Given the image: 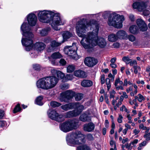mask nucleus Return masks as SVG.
Segmentation results:
<instances>
[{
  "label": "nucleus",
  "instance_id": "nucleus-1",
  "mask_svg": "<svg viewBox=\"0 0 150 150\" xmlns=\"http://www.w3.org/2000/svg\"><path fill=\"white\" fill-rule=\"evenodd\" d=\"M83 19L77 22L76 24V33L79 36L83 38L80 43L85 49L92 48L96 45L100 47H103V38H98L97 35L99 27L96 25V21L92 20L86 23Z\"/></svg>",
  "mask_w": 150,
  "mask_h": 150
},
{
  "label": "nucleus",
  "instance_id": "nucleus-2",
  "mask_svg": "<svg viewBox=\"0 0 150 150\" xmlns=\"http://www.w3.org/2000/svg\"><path fill=\"white\" fill-rule=\"evenodd\" d=\"M38 12L39 21L42 23H50L55 30H59L58 26L63 25L66 23L65 20L61 18L58 13L48 10L39 11Z\"/></svg>",
  "mask_w": 150,
  "mask_h": 150
},
{
  "label": "nucleus",
  "instance_id": "nucleus-3",
  "mask_svg": "<svg viewBox=\"0 0 150 150\" xmlns=\"http://www.w3.org/2000/svg\"><path fill=\"white\" fill-rule=\"evenodd\" d=\"M21 29L23 35L21 40L22 44L25 46L26 51H29L33 47V35L26 23L24 22L23 23Z\"/></svg>",
  "mask_w": 150,
  "mask_h": 150
},
{
  "label": "nucleus",
  "instance_id": "nucleus-4",
  "mask_svg": "<svg viewBox=\"0 0 150 150\" xmlns=\"http://www.w3.org/2000/svg\"><path fill=\"white\" fill-rule=\"evenodd\" d=\"M59 79L55 76H48L38 80L37 82L36 85L38 88L48 90L55 87Z\"/></svg>",
  "mask_w": 150,
  "mask_h": 150
},
{
  "label": "nucleus",
  "instance_id": "nucleus-5",
  "mask_svg": "<svg viewBox=\"0 0 150 150\" xmlns=\"http://www.w3.org/2000/svg\"><path fill=\"white\" fill-rule=\"evenodd\" d=\"M85 136L80 131L72 133L68 135L67 138L68 144L71 146L82 145L85 142Z\"/></svg>",
  "mask_w": 150,
  "mask_h": 150
},
{
  "label": "nucleus",
  "instance_id": "nucleus-6",
  "mask_svg": "<svg viewBox=\"0 0 150 150\" xmlns=\"http://www.w3.org/2000/svg\"><path fill=\"white\" fill-rule=\"evenodd\" d=\"M125 20L123 15H120L114 12L110 13L108 17V25L117 28H121L123 26L122 23Z\"/></svg>",
  "mask_w": 150,
  "mask_h": 150
},
{
  "label": "nucleus",
  "instance_id": "nucleus-7",
  "mask_svg": "<svg viewBox=\"0 0 150 150\" xmlns=\"http://www.w3.org/2000/svg\"><path fill=\"white\" fill-rule=\"evenodd\" d=\"M77 49L75 44L73 43L72 46H66L64 49V51L66 54L73 59L76 60L78 59L77 55L76 53Z\"/></svg>",
  "mask_w": 150,
  "mask_h": 150
},
{
  "label": "nucleus",
  "instance_id": "nucleus-8",
  "mask_svg": "<svg viewBox=\"0 0 150 150\" xmlns=\"http://www.w3.org/2000/svg\"><path fill=\"white\" fill-rule=\"evenodd\" d=\"M47 114L50 118L57 121L60 122L63 120L62 115H59L54 110L49 109L47 111Z\"/></svg>",
  "mask_w": 150,
  "mask_h": 150
},
{
  "label": "nucleus",
  "instance_id": "nucleus-9",
  "mask_svg": "<svg viewBox=\"0 0 150 150\" xmlns=\"http://www.w3.org/2000/svg\"><path fill=\"white\" fill-rule=\"evenodd\" d=\"M147 6V3L144 1H137L132 4L133 8L139 12H142Z\"/></svg>",
  "mask_w": 150,
  "mask_h": 150
},
{
  "label": "nucleus",
  "instance_id": "nucleus-10",
  "mask_svg": "<svg viewBox=\"0 0 150 150\" xmlns=\"http://www.w3.org/2000/svg\"><path fill=\"white\" fill-rule=\"evenodd\" d=\"M27 19L29 25L31 26H35L37 20L36 15L32 13L28 15Z\"/></svg>",
  "mask_w": 150,
  "mask_h": 150
},
{
  "label": "nucleus",
  "instance_id": "nucleus-11",
  "mask_svg": "<svg viewBox=\"0 0 150 150\" xmlns=\"http://www.w3.org/2000/svg\"><path fill=\"white\" fill-rule=\"evenodd\" d=\"M136 23L140 30L142 31H146L147 26L144 21L141 18H138L136 20Z\"/></svg>",
  "mask_w": 150,
  "mask_h": 150
},
{
  "label": "nucleus",
  "instance_id": "nucleus-12",
  "mask_svg": "<svg viewBox=\"0 0 150 150\" xmlns=\"http://www.w3.org/2000/svg\"><path fill=\"white\" fill-rule=\"evenodd\" d=\"M84 62L86 65L91 67L95 65L97 63V61L94 58L88 57L85 59Z\"/></svg>",
  "mask_w": 150,
  "mask_h": 150
},
{
  "label": "nucleus",
  "instance_id": "nucleus-13",
  "mask_svg": "<svg viewBox=\"0 0 150 150\" xmlns=\"http://www.w3.org/2000/svg\"><path fill=\"white\" fill-rule=\"evenodd\" d=\"M73 108H75V110L79 115L84 109L83 106L78 102L73 103Z\"/></svg>",
  "mask_w": 150,
  "mask_h": 150
},
{
  "label": "nucleus",
  "instance_id": "nucleus-14",
  "mask_svg": "<svg viewBox=\"0 0 150 150\" xmlns=\"http://www.w3.org/2000/svg\"><path fill=\"white\" fill-rule=\"evenodd\" d=\"M69 125L68 121H66L59 125L60 129L64 132H69L71 131Z\"/></svg>",
  "mask_w": 150,
  "mask_h": 150
},
{
  "label": "nucleus",
  "instance_id": "nucleus-15",
  "mask_svg": "<svg viewBox=\"0 0 150 150\" xmlns=\"http://www.w3.org/2000/svg\"><path fill=\"white\" fill-rule=\"evenodd\" d=\"M95 127L94 124L92 123L86 124L84 125L83 129L84 131L88 132H91L94 130Z\"/></svg>",
  "mask_w": 150,
  "mask_h": 150
},
{
  "label": "nucleus",
  "instance_id": "nucleus-16",
  "mask_svg": "<svg viewBox=\"0 0 150 150\" xmlns=\"http://www.w3.org/2000/svg\"><path fill=\"white\" fill-rule=\"evenodd\" d=\"M123 83L122 81L120 80L119 77L116 79L115 81L114 85L117 90L123 89L122 86Z\"/></svg>",
  "mask_w": 150,
  "mask_h": 150
},
{
  "label": "nucleus",
  "instance_id": "nucleus-17",
  "mask_svg": "<svg viewBox=\"0 0 150 150\" xmlns=\"http://www.w3.org/2000/svg\"><path fill=\"white\" fill-rule=\"evenodd\" d=\"M35 49L39 51H43L45 48L46 45L42 42H36L34 45Z\"/></svg>",
  "mask_w": 150,
  "mask_h": 150
},
{
  "label": "nucleus",
  "instance_id": "nucleus-18",
  "mask_svg": "<svg viewBox=\"0 0 150 150\" xmlns=\"http://www.w3.org/2000/svg\"><path fill=\"white\" fill-rule=\"evenodd\" d=\"M127 35L126 32L123 30H120L116 33L118 39H127Z\"/></svg>",
  "mask_w": 150,
  "mask_h": 150
},
{
  "label": "nucleus",
  "instance_id": "nucleus-19",
  "mask_svg": "<svg viewBox=\"0 0 150 150\" xmlns=\"http://www.w3.org/2000/svg\"><path fill=\"white\" fill-rule=\"evenodd\" d=\"M79 119L83 122L89 121L91 120V117L88 113H84L80 115Z\"/></svg>",
  "mask_w": 150,
  "mask_h": 150
},
{
  "label": "nucleus",
  "instance_id": "nucleus-20",
  "mask_svg": "<svg viewBox=\"0 0 150 150\" xmlns=\"http://www.w3.org/2000/svg\"><path fill=\"white\" fill-rule=\"evenodd\" d=\"M69 124H70L69 127L71 131L73 129H77L79 127L78 121L76 120H74L68 121Z\"/></svg>",
  "mask_w": 150,
  "mask_h": 150
},
{
  "label": "nucleus",
  "instance_id": "nucleus-21",
  "mask_svg": "<svg viewBox=\"0 0 150 150\" xmlns=\"http://www.w3.org/2000/svg\"><path fill=\"white\" fill-rule=\"evenodd\" d=\"M74 75L76 76L81 78H85L86 76V73L80 70L75 71L74 72Z\"/></svg>",
  "mask_w": 150,
  "mask_h": 150
},
{
  "label": "nucleus",
  "instance_id": "nucleus-22",
  "mask_svg": "<svg viewBox=\"0 0 150 150\" xmlns=\"http://www.w3.org/2000/svg\"><path fill=\"white\" fill-rule=\"evenodd\" d=\"M61 43L57 42L55 40H53L51 42V46L47 49L48 52H50L52 50L54 49V48L58 47L61 44Z\"/></svg>",
  "mask_w": 150,
  "mask_h": 150
},
{
  "label": "nucleus",
  "instance_id": "nucleus-23",
  "mask_svg": "<svg viewBox=\"0 0 150 150\" xmlns=\"http://www.w3.org/2000/svg\"><path fill=\"white\" fill-rule=\"evenodd\" d=\"M63 40L62 43L67 41L68 39L69 38L72 36V34L68 31H64L62 34Z\"/></svg>",
  "mask_w": 150,
  "mask_h": 150
},
{
  "label": "nucleus",
  "instance_id": "nucleus-24",
  "mask_svg": "<svg viewBox=\"0 0 150 150\" xmlns=\"http://www.w3.org/2000/svg\"><path fill=\"white\" fill-rule=\"evenodd\" d=\"M64 93L69 101L75 95L74 92L70 90H68Z\"/></svg>",
  "mask_w": 150,
  "mask_h": 150
},
{
  "label": "nucleus",
  "instance_id": "nucleus-25",
  "mask_svg": "<svg viewBox=\"0 0 150 150\" xmlns=\"http://www.w3.org/2000/svg\"><path fill=\"white\" fill-rule=\"evenodd\" d=\"M73 103H70L61 106V108L64 110L67 111L73 108Z\"/></svg>",
  "mask_w": 150,
  "mask_h": 150
},
{
  "label": "nucleus",
  "instance_id": "nucleus-26",
  "mask_svg": "<svg viewBox=\"0 0 150 150\" xmlns=\"http://www.w3.org/2000/svg\"><path fill=\"white\" fill-rule=\"evenodd\" d=\"M93 83L91 81L88 80H84L81 83V86L84 87H88L91 86Z\"/></svg>",
  "mask_w": 150,
  "mask_h": 150
},
{
  "label": "nucleus",
  "instance_id": "nucleus-27",
  "mask_svg": "<svg viewBox=\"0 0 150 150\" xmlns=\"http://www.w3.org/2000/svg\"><path fill=\"white\" fill-rule=\"evenodd\" d=\"M77 115H78L75 110H74L68 112L66 113V117H75Z\"/></svg>",
  "mask_w": 150,
  "mask_h": 150
},
{
  "label": "nucleus",
  "instance_id": "nucleus-28",
  "mask_svg": "<svg viewBox=\"0 0 150 150\" xmlns=\"http://www.w3.org/2000/svg\"><path fill=\"white\" fill-rule=\"evenodd\" d=\"M118 39L117 35L115 34H112L108 36V40L109 41L114 42L117 41Z\"/></svg>",
  "mask_w": 150,
  "mask_h": 150
},
{
  "label": "nucleus",
  "instance_id": "nucleus-29",
  "mask_svg": "<svg viewBox=\"0 0 150 150\" xmlns=\"http://www.w3.org/2000/svg\"><path fill=\"white\" fill-rule=\"evenodd\" d=\"M50 30V28H47L40 30V34L42 36H45L47 35L48 32Z\"/></svg>",
  "mask_w": 150,
  "mask_h": 150
},
{
  "label": "nucleus",
  "instance_id": "nucleus-30",
  "mask_svg": "<svg viewBox=\"0 0 150 150\" xmlns=\"http://www.w3.org/2000/svg\"><path fill=\"white\" fill-rule=\"evenodd\" d=\"M59 99L61 102L64 101L65 102H69V100L67 98L66 96L65 95L64 92L60 94L59 98Z\"/></svg>",
  "mask_w": 150,
  "mask_h": 150
},
{
  "label": "nucleus",
  "instance_id": "nucleus-31",
  "mask_svg": "<svg viewBox=\"0 0 150 150\" xmlns=\"http://www.w3.org/2000/svg\"><path fill=\"white\" fill-rule=\"evenodd\" d=\"M129 30L131 33L135 34L137 32L138 28L136 25H132L130 27Z\"/></svg>",
  "mask_w": 150,
  "mask_h": 150
},
{
  "label": "nucleus",
  "instance_id": "nucleus-32",
  "mask_svg": "<svg viewBox=\"0 0 150 150\" xmlns=\"http://www.w3.org/2000/svg\"><path fill=\"white\" fill-rule=\"evenodd\" d=\"M62 57V55L59 52H56L53 53L51 56L50 60L51 59H56L61 58Z\"/></svg>",
  "mask_w": 150,
  "mask_h": 150
},
{
  "label": "nucleus",
  "instance_id": "nucleus-33",
  "mask_svg": "<svg viewBox=\"0 0 150 150\" xmlns=\"http://www.w3.org/2000/svg\"><path fill=\"white\" fill-rule=\"evenodd\" d=\"M43 99V97L42 96H39L35 100L36 103L39 105H43V103L42 102V100Z\"/></svg>",
  "mask_w": 150,
  "mask_h": 150
},
{
  "label": "nucleus",
  "instance_id": "nucleus-34",
  "mask_svg": "<svg viewBox=\"0 0 150 150\" xmlns=\"http://www.w3.org/2000/svg\"><path fill=\"white\" fill-rule=\"evenodd\" d=\"M76 150H90L88 147L85 145H79L77 146Z\"/></svg>",
  "mask_w": 150,
  "mask_h": 150
},
{
  "label": "nucleus",
  "instance_id": "nucleus-35",
  "mask_svg": "<svg viewBox=\"0 0 150 150\" xmlns=\"http://www.w3.org/2000/svg\"><path fill=\"white\" fill-rule=\"evenodd\" d=\"M75 69V66L73 65H69L67 67V72L68 73H71L74 71Z\"/></svg>",
  "mask_w": 150,
  "mask_h": 150
},
{
  "label": "nucleus",
  "instance_id": "nucleus-36",
  "mask_svg": "<svg viewBox=\"0 0 150 150\" xmlns=\"http://www.w3.org/2000/svg\"><path fill=\"white\" fill-rule=\"evenodd\" d=\"M83 94L82 93H75V99L76 101H78L82 99L83 97Z\"/></svg>",
  "mask_w": 150,
  "mask_h": 150
},
{
  "label": "nucleus",
  "instance_id": "nucleus-37",
  "mask_svg": "<svg viewBox=\"0 0 150 150\" xmlns=\"http://www.w3.org/2000/svg\"><path fill=\"white\" fill-rule=\"evenodd\" d=\"M50 105L53 108L58 107L61 105V104L56 101H52L50 103Z\"/></svg>",
  "mask_w": 150,
  "mask_h": 150
},
{
  "label": "nucleus",
  "instance_id": "nucleus-38",
  "mask_svg": "<svg viewBox=\"0 0 150 150\" xmlns=\"http://www.w3.org/2000/svg\"><path fill=\"white\" fill-rule=\"evenodd\" d=\"M105 83L107 85L108 90L109 91L111 87V84L110 79L108 78H107L105 80Z\"/></svg>",
  "mask_w": 150,
  "mask_h": 150
},
{
  "label": "nucleus",
  "instance_id": "nucleus-39",
  "mask_svg": "<svg viewBox=\"0 0 150 150\" xmlns=\"http://www.w3.org/2000/svg\"><path fill=\"white\" fill-rule=\"evenodd\" d=\"M57 75L59 78L64 79L65 77L64 74L60 71L57 72Z\"/></svg>",
  "mask_w": 150,
  "mask_h": 150
},
{
  "label": "nucleus",
  "instance_id": "nucleus-40",
  "mask_svg": "<svg viewBox=\"0 0 150 150\" xmlns=\"http://www.w3.org/2000/svg\"><path fill=\"white\" fill-rule=\"evenodd\" d=\"M73 76L72 74H67L64 77V81H67L68 80H71L73 79Z\"/></svg>",
  "mask_w": 150,
  "mask_h": 150
},
{
  "label": "nucleus",
  "instance_id": "nucleus-41",
  "mask_svg": "<svg viewBox=\"0 0 150 150\" xmlns=\"http://www.w3.org/2000/svg\"><path fill=\"white\" fill-rule=\"evenodd\" d=\"M21 110V109L20 107V105L18 104L16 106V107L14 108L13 112L14 113H16L20 111Z\"/></svg>",
  "mask_w": 150,
  "mask_h": 150
},
{
  "label": "nucleus",
  "instance_id": "nucleus-42",
  "mask_svg": "<svg viewBox=\"0 0 150 150\" xmlns=\"http://www.w3.org/2000/svg\"><path fill=\"white\" fill-rule=\"evenodd\" d=\"M122 60L126 64H128L130 62L131 59L128 56L124 57L122 58Z\"/></svg>",
  "mask_w": 150,
  "mask_h": 150
},
{
  "label": "nucleus",
  "instance_id": "nucleus-43",
  "mask_svg": "<svg viewBox=\"0 0 150 150\" xmlns=\"http://www.w3.org/2000/svg\"><path fill=\"white\" fill-rule=\"evenodd\" d=\"M127 39H128L131 42H133L135 40V38L132 35H127Z\"/></svg>",
  "mask_w": 150,
  "mask_h": 150
},
{
  "label": "nucleus",
  "instance_id": "nucleus-44",
  "mask_svg": "<svg viewBox=\"0 0 150 150\" xmlns=\"http://www.w3.org/2000/svg\"><path fill=\"white\" fill-rule=\"evenodd\" d=\"M138 98L137 99L138 101L139 102H142V101L144 100L145 99L144 97L140 93L138 94Z\"/></svg>",
  "mask_w": 150,
  "mask_h": 150
},
{
  "label": "nucleus",
  "instance_id": "nucleus-45",
  "mask_svg": "<svg viewBox=\"0 0 150 150\" xmlns=\"http://www.w3.org/2000/svg\"><path fill=\"white\" fill-rule=\"evenodd\" d=\"M116 92L114 90H112L110 92V98H114Z\"/></svg>",
  "mask_w": 150,
  "mask_h": 150
},
{
  "label": "nucleus",
  "instance_id": "nucleus-46",
  "mask_svg": "<svg viewBox=\"0 0 150 150\" xmlns=\"http://www.w3.org/2000/svg\"><path fill=\"white\" fill-rule=\"evenodd\" d=\"M133 68L134 69V72L135 74H137L138 71H140L141 70V68L139 66H134Z\"/></svg>",
  "mask_w": 150,
  "mask_h": 150
},
{
  "label": "nucleus",
  "instance_id": "nucleus-47",
  "mask_svg": "<svg viewBox=\"0 0 150 150\" xmlns=\"http://www.w3.org/2000/svg\"><path fill=\"white\" fill-rule=\"evenodd\" d=\"M146 142L145 141H143L139 144V146L138 147V150H141L142 149V147L146 145Z\"/></svg>",
  "mask_w": 150,
  "mask_h": 150
},
{
  "label": "nucleus",
  "instance_id": "nucleus-48",
  "mask_svg": "<svg viewBox=\"0 0 150 150\" xmlns=\"http://www.w3.org/2000/svg\"><path fill=\"white\" fill-rule=\"evenodd\" d=\"M142 11H143V14L145 16H148L150 13L149 11L146 9H144Z\"/></svg>",
  "mask_w": 150,
  "mask_h": 150
},
{
  "label": "nucleus",
  "instance_id": "nucleus-49",
  "mask_svg": "<svg viewBox=\"0 0 150 150\" xmlns=\"http://www.w3.org/2000/svg\"><path fill=\"white\" fill-rule=\"evenodd\" d=\"M120 45V44L118 42H115L112 45V46L115 48H118Z\"/></svg>",
  "mask_w": 150,
  "mask_h": 150
},
{
  "label": "nucleus",
  "instance_id": "nucleus-50",
  "mask_svg": "<svg viewBox=\"0 0 150 150\" xmlns=\"http://www.w3.org/2000/svg\"><path fill=\"white\" fill-rule=\"evenodd\" d=\"M59 63L61 65L64 66L66 64V62L64 59H61L59 61Z\"/></svg>",
  "mask_w": 150,
  "mask_h": 150
},
{
  "label": "nucleus",
  "instance_id": "nucleus-51",
  "mask_svg": "<svg viewBox=\"0 0 150 150\" xmlns=\"http://www.w3.org/2000/svg\"><path fill=\"white\" fill-rule=\"evenodd\" d=\"M131 144H127L125 145V147L126 148L128 149V150H131L132 148V146H131Z\"/></svg>",
  "mask_w": 150,
  "mask_h": 150
},
{
  "label": "nucleus",
  "instance_id": "nucleus-52",
  "mask_svg": "<svg viewBox=\"0 0 150 150\" xmlns=\"http://www.w3.org/2000/svg\"><path fill=\"white\" fill-rule=\"evenodd\" d=\"M123 118V117L121 115H119V117L117 118V122H118L119 123H122Z\"/></svg>",
  "mask_w": 150,
  "mask_h": 150
},
{
  "label": "nucleus",
  "instance_id": "nucleus-53",
  "mask_svg": "<svg viewBox=\"0 0 150 150\" xmlns=\"http://www.w3.org/2000/svg\"><path fill=\"white\" fill-rule=\"evenodd\" d=\"M87 139L89 140H91L93 139V137L92 135L90 134H88L86 136Z\"/></svg>",
  "mask_w": 150,
  "mask_h": 150
},
{
  "label": "nucleus",
  "instance_id": "nucleus-54",
  "mask_svg": "<svg viewBox=\"0 0 150 150\" xmlns=\"http://www.w3.org/2000/svg\"><path fill=\"white\" fill-rule=\"evenodd\" d=\"M5 113L4 112L1 110H0V119H2L4 116Z\"/></svg>",
  "mask_w": 150,
  "mask_h": 150
},
{
  "label": "nucleus",
  "instance_id": "nucleus-55",
  "mask_svg": "<svg viewBox=\"0 0 150 150\" xmlns=\"http://www.w3.org/2000/svg\"><path fill=\"white\" fill-rule=\"evenodd\" d=\"M33 68L35 70H38L40 68V66L38 64H35L33 65Z\"/></svg>",
  "mask_w": 150,
  "mask_h": 150
},
{
  "label": "nucleus",
  "instance_id": "nucleus-56",
  "mask_svg": "<svg viewBox=\"0 0 150 150\" xmlns=\"http://www.w3.org/2000/svg\"><path fill=\"white\" fill-rule=\"evenodd\" d=\"M144 137L146 138L147 140H150V133H148L145 134L144 135Z\"/></svg>",
  "mask_w": 150,
  "mask_h": 150
},
{
  "label": "nucleus",
  "instance_id": "nucleus-57",
  "mask_svg": "<svg viewBox=\"0 0 150 150\" xmlns=\"http://www.w3.org/2000/svg\"><path fill=\"white\" fill-rule=\"evenodd\" d=\"M139 128L143 130L147 129V127L144 126V125L142 124H141L139 125Z\"/></svg>",
  "mask_w": 150,
  "mask_h": 150
},
{
  "label": "nucleus",
  "instance_id": "nucleus-58",
  "mask_svg": "<svg viewBox=\"0 0 150 150\" xmlns=\"http://www.w3.org/2000/svg\"><path fill=\"white\" fill-rule=\"evenodd\" d=\"M129 64L130 65L132 66L134 64H137V62L136 60H134L132 61L131 59V60H130V62L129 63Z\"/></svg>",
  "mask_w": 150,
  "mask_h": 150
},
{
  "label": "nucleus",
  "instance_id": "nucleus-59",
  "mask_svg": "<svg viewBox=\"0 0 150 150\" xmlns=\"http://www.w3.org/2000/svg\"><path fill=\"white\" fill-rule=\"evenodd\" d=\"M119 99V98L118 97H116L115 98V99H114L112 101V104L113 105H115V104L117 102Z\"/></svg>",
  "mask_w": 150,
  "mask_h": 150
},
{
  "label": "nucleus",
  "instance_id": "nucleus-60",
  "mask_svg": "<svg viewBox=\"0 0 150 150\" xmlns=\"http://www.w3.org/2000/svg\"><path fill=\"white\" fill-rule=\"evenodd\" d=\"M105 99L106 103L108 104H109V101L108 98V96L106 94L105 95Z\"/></svg>",
  "mask_w": 150,
  "mask_h": 150
},
{
  "label": "nucleus",
  "instance_id": "nucleus-61",
  "mask_svg": "<svg viewBox=\"0 0 150 150\" xmlns=\"http://www.w3.org/2000/svg\"><path fill=\"white\" fill-rule=\"evenodd\" d=\"M125 126L126 127V128L128 130L131 129V125L128 124L127 123H125Z\"/></svg>",
  "mask_w": 150,
  "mask_h": 150
},
{
  "label": "nucleus",
  "instance_id": "nucleus-62",
  "mask_svg": "<svg viewBox=\"0 0 150 150\" xmlns=\"http://www.w3.org/2000/svg\"><path fill=\"white\" fill-rule=\"evenodd\" d=\"M105 125L106 128H108L109 127V123L108 120H105Z\"/></svg>",
  "mask_w": 150,
  "mask_h": 150
},
{
  "label": "nucleus",
  "instance_id": "nucleus-63",
  "mask_svg": "<svg viewBox=\"0 0 150 150\" xmlns=\"http://www.w3.org/2000/svg\"><path fill=\"white\" fill-rule=\"evenodd\" d=\"M129 18L132 21H133L134 20V16L132 14H130L129 15Z\"/></svg>",
  "mask_w": 150,
  "mask_h": 150
},
{
  "label": "nucleus",
  "instance_id": "nucleus-64",
  "mask_svg": "<svg viewBox=\"0 0 150 150\" xmlns=\"http://www.w3.org/2000/svg\"><path fill=\"white\" fill-rule=\"evenodd\" d=\"M138 140L137 139H135L130 143L134 145L135 144H137L138 142Z\"/></svg>",
  "mask_w": 150,
  "mask_h": 150
}]
</instances>
